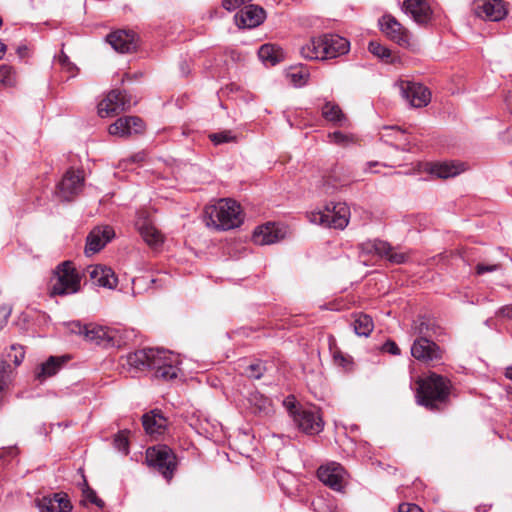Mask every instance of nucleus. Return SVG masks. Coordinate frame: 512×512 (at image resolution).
<instances>
[{"label": "nucleus", "mask_w": 512, "mask_h": 512, "mask_svg": "<svg viewBox=\"0 0 512 512\" xmlns=\"http://www.w3.org/2000/svg\"><path fill=\"white\" fill-rule=\"evenodd\" d=\"M129 366L137 370H153L156 378L168 381L178 377L179 356L160 348H144L127 357Z\"/></svg>", "instance_id": "f257e3e1"}, {"label": "nucleus", "mask_w": 512, "mask_h": 512, "mask_svg": "<svg viewBox=\"0 0 512 512\" xmlns=\"http://www.w3.org/2000/svg\"><path fill=\"white\" fill-rule=\"evenodd\" d=\"M349 41L337 34H323L312 37L301 47V55L308 60H326L348 53Z\"/></svg>", "instance_id": "f03ea898"}, {"label": "nucleus", "mask_w": 512, "mask_h": 512, "mask_svg": "<svg viewBox=\"0 0 512 512\" xmlns=\"http://www.w3.org/2000/svg\"><path fill=\"white\" fill-rule=\"evenodd\" d=\"M204 221L215 230H230L242 224L240 205L231 199H220L205 207Z\"/></svg>", "instance_id": "7ed1b4c3"}, {"label": "nucleus", "mask_w": 512, "mask_h": 512, "mask_svg": "<svg viewBox=\"0 0 512 512\" xmlns=\"http://www.w3.org/2000/svg\"><path fill=\"white\" fill-rule=\"evenodd\" d=\"M450 394V382L443 376L430 374L418 382L417 403L434 411L443 405Z\"/></svg>", "instance_id": "20e7f679"}, {"label": "nucleus", "mask_w": 512, "mask_h": 512, "mask_svg": "<svg viewBox=\"0 0 512 512\" xmlns=\"http://www.w3.org/2000/svg\"><path fill=\"white\" fill-rule=\"evenodd\" d=\"M80 290V277L70 261L59 264L51 279L50 295L65 296Z\"/></svg>", "instance_id": "39448f33"}, {"label": "nucleus", "mask_w": 512, "mask_h": 512, "mask_svg": "<svg viewBox=\"0 0 512 512\" xmlns=\"http://www.w3.org/2000/svg\"><path fill=\"white\" fill-rule=\"evenodd\" d=\"M350 218V209L346 203L328 204L324 211L313 212L310 221L324 227L344 229Z\"/></svg>", "instance_id": "423d86ee"}, {"label": "nucleus", "mask_w": 512, "mask_h": 512, "mask_svg": "<svg viewBox=\"0 0 512 512\" xmlns=\"http://www.w3.org/2000/svg\"><path fill=\"white\" fill-rule=\"evenodd\" d=\"M290 416L293 419L295 426L302 432L314 435L318 434L323 430L324 422L320 411L316 407H297L292 404L288 407Z\"/></svg>", "instance_id": "0eeeda50"}, {"label": "nucleus", "mask_w": 512, "mask_h": 512, "mask_svg": "<svg viewBox=\"0 0 512 512\" xmlns=\"http://www.w3.org/2000/svg\"><path fill=\"white\" fill-rule=\"evenodd\" d=\"M146 461L149 466L156 468L166 480H171L176 469V458L172 450L166 445L148 448Z\"/></svg>", "instance_id": "6e6552de"}, {"label": "nucleus", "mask_w": 512, "mask_h": 512, "mask_svg": "<svg viewBox=\"0 0 512 512\" xmlns=\"http://www.w3.org/2000/svg\"><path fill=\"white\" fill-rule=\"evenodd\" d=\"M360 257L364 255H375L386 259L392 264H403L408 260V255L403 252L394 251L393 247L386 241L380 239L367 240L358 246Z\"/></svg>", "instance_id": "1a4fd4ad"}, {"label": "nucleus", "mask_w": 512, "mask_h": 512, "mask_svg": "<svg viewBox=\"0 0 512 512\" xmlns=\"http://www.w3.org/2000/svg\"><path fill=\"white\" fill-rule=\"evenodd\" d=\"M84 181L83 170H67L56 186V196L61 201H72L82 192Z\"/></svg>", "instance_id": "9d476101"}, {"label": "nucleus", "mask_w": 512, "mask_h": 512, "mask_svg": "<svg viewBox=\"0 0 512 512\" xmlns=\"http://www.w3.org/2000/svg\"><path fill=\"white\" fill-rule=\"evenodd\" d=\"M134 103L126 91L112 90L98 104V114L100 117L115 116L131 108Z\"/></svg>", "instance_id": "9b49d317"}, {"label": "nucleus", "mask_w": 512, "mask_h": 512, "mask_svg": "<svg viewBox=\"0 0 512 512\" xmlns=\"http://www.w3.org/2000/svg\"><path fill=\"white\" fill-rule=\"evenodd\" d=\"M443 350L432 340L426 337H417L411 346V355L425 364H438L443 359Z\"/></svg>", "instance_id": "f8f14e48"}, {"label": "nucleus", "mask_w": 512, "mask_h": 512, "mask_svg": "<svg viewBox=\"0 0 512 512\" xmlns=\"http://www.w3.org/2000/svg\"><path fill=\"white\" fill-rule=\"evenodd\" d=\"M400 92L402 97L415 108L425 107L431 100L430 91L420 83L401 81Z\"/></svg>", "instance_id": "ddd939ff"}, {"label": "nucleus", "mask_w": 512, "mask_h": 512, "mask_svg": "<svg viewBox=\"0 0 512 512\" xmlns=\"http://www.w3.org/2000/svg\"><path fill=\"white\" fill-rule=\"evenodd\" d=\"M473 10L477 17L486 21L497 22L507 15L506 3L503 0H477Z\"/></svg>", "instance_id": "4468645a"}, {"label": "nucleus", "mask_w": 512, "mask_h": 512, "mask_svg": "<svg viewBox=\"0 0 512 512\" xmlns=\"http://www.w3.org/2000/svg\"><path fill=\"white\" fill-rule=\"evenodd\" d=\"M345 474L344 468L336 462L321 466L317 471L319 480L335 491L343 489Z\"/></svg>", "instance_id": "2eb2a0df"}, {"label": "nucleus", "mask_w": 512, "mask_h": 512, "mask_svg": "<svg viewBox=\"0 0 512 512\" xmlns=\"http://www.w3.org/2000/svg\"><path fill=\"white\" fill-rule=\"evenodd\" d=\"M381 31L392 41L404 46L409 43L408 31L392 15L385 14L379 19Z\"/></svg>", "instance_id": "dca6fc26"}, {"label": "nucleus", "mask_w": 512, "mask_h": 512, "mask_svg": "<svg viewBox=\"0 0 512 512\" xmlns=\"http://www.w3.org/2000/svg\"><path fill=\"white\" fill-rule=\"evenodd\" d=\"M114 237L115 232L111 226L94 228L87 236L85 254L90 256L99 252Z\"/></svg>", "instance_id": "f3484780"}, {"label": "nucleus", "mask_w": 512, "mask_h": 512, "mask_svg": "<svg viewBox=\"0 0 512 512\" xmlns=\"http://www.w3.org/2000/svg\"><path fill=\"white\" fill-rule=\"evenodd\" d=\"M144 130V123L137 116H125L118 118L109 126V134L119 137H128L139 134Z\"/></svg>", "instance_id": "a211bd4d"}, {"label": "nucleus", "mask_w": 512, "mask_h": 512, "mask_svg": "<svg viewBox=\"0 0 512 512\" xmlns=\"http://www.w3.org/2000/svg\"><path fill=\"white\" fill-rule=\"evenodd\" d=\"M73 332L83 334L85 339L95 344H106L113 340L112 330L104 326H82L79 322L71 324Z\"/></svg>", "instance_id": "6ab92c4d"}, {"label": "nucleus", "mask_w": 512, "mask_h": 512, "mask_svg": "<svg viewBox=\"0 0 512 512\" xmlns=\"http://www.w3.org/2000/svg\"><path fill=\"white\" fill-rule=\"evenodd\" d=\"M285 237L284 227L268 222L258 226L253 233V242L257 245H271L279 242Z\"/></svg>", "instance_id": "aec40b11"}, {"label": "nucleus", "mask_w": 512, "mask_h": 512, "mask_svg": "<svg viewBox=\"0 0 512 512\" xmlns=\"http://www.w3.org/2000/svg\"><path fill=\"white\" fill-rule=\"evenodd\" d=\"M266 18L264 9L258 5H245L235 15V22L240 28H254L259 26Z\"/></svg>", "instance_id": "412c9836"}, {"label": "nucleus", "mask_w": 512, "mask_h": 512, "mask_svg": "<svg viewBox=\"0 0 512 512\" xmlns=\"http://www.w3.org/2000/svg\"><path fill=\"white\" fill-rule=\"evenodd\" d=\"M402 10L419 25H426L432 19V10L425 0H405Z\"/></svg>", "instance_id": "4be33fe9"}, {"label": "nucleus", "mask_w": 512, "mask_h": 512, "mask_svg": "<svg viewBox=\"0 0 512 512\" xmlns=\"http://www.w3.org/2000/svg\"><path fill=\"white\" fill-rule=\"evenodd\" d=\"M107 42L119 53H131L136 50L137 41L134 32L118 30L107 35Z\"/></svg>", "instance_id": "5701e85b"}, {"label": "nucleus", "mask_w": 512, "mask_h": 512, "mask_svg": "<svg viewBox=\"0 0 512 512\" xmlns=\"http://www.w3.org/2000/svg\"><path fill=\"white\" fill-rule=\"evenodd\" d=\"M39 512H69L72 505L68 496L63 493H54L36 500Z\"/></svg>", "instance_id": "b1692460"}, {"label": "nucleus", "mask_w": 512, "mask_h": 512, "mask_svg": "<svg viewBox=\"0 0 512 512\" xmlns=\"http://www.w3.org/2000/svg\"><path fill=\"white\" fill-rule=\"evenodd\" d=\"M136 227L149 246L158 247L163 243V235L148 217H139Z\"/></svg>", "instance_id": "393cba45"}, {"label": "nucleus", "mask_w": 512, "mask_h": 512, "mask_svg": "<svg viewBox=\"0 0 512 512\" xmlns=\"http://www.w3.org/2000/svg\"><path fill=\"white\" fill-rule=\"evenodd\" d=\"M88 273L91 280L100 287L114 289L117 286L118 279L110 267L102 265L90 266Z\"/></svg>", "instance_id": "a878e982"}, {"label": "nucleus", "mask_w": 512, "mask_h": 512, "mask_svg": "<svg viewBox=\"0 0 512 512\" xmlns=\"http://www.w3.org/2000/svg\"><path fill=\"white\" fill-rule=\"evenodd\" d=\"M465 170L463 163L458 162H442L431 164L429 172L438 178L447 179L455 177Z\"/></svg>", "instance_id": "bb28decb"}, {"label": "nucleus", "mask_w": 512, "mask_h": 512, "mask_svg": "<svg viewBox=\"0 0 512 512\" xmlns=\"http://www.w3.org/2000/svg\"><path fill=\"white\" fill-rule=\"evenodd\" d=\"M142 424L147 434L160 435L166 428L167 420L161 414L152 411L142 416Z\"/></svg>", "instance_id": "cd10ccee"}, {"label": "nucleus", "mask_w": 512, "mask_h": 512, "mask_svg": "<svg viewBox=\"0 0 512 512\" xmlns=\"http://www.w3.org/2000/svg\"><path fill=\"white\" fill-rule=\"evenodd\" d=\"M64 364V360L60 357L51 356L47 361L40 364L35 371V378L40 382L54 376Z\"/></svg>", "instance_id": "c85d7f7f"}, {"label": "nucleus", "mask_w": 512, "mask_h": 512, "mask_svg": "<svg viewBox=\"0 0 512 512\" xmlns=\"http://www.w3.org/2000/svg\"><path fill=\"white\" fill-rule=\"evenodd\" d=\"M322 116L325 120L333 123L336 126H344L347 119L342 112L340 106L335 102L326 101L321 108Z\"/></svg>", "instance_id": "c756f323"}, {"label": "nucleus", "mask_w": 512, "mask_h": 512, "mask_svg": "<svg viewBox=\"0 0 512 512\" xmlns=\"http://www.w3.org/2000/svg\"><path fill=\"white\" fill-rule=\"evenodd\" d=\"M384 130L389 131L390 133L383 134V137L392 138L390 141L388 139L385 140L387 143L389 142L391 146L402 151L409 150L408 145L410 144V140L408 134L404 130L393 126L385 127Z\"/></svg>", "instance_id": "7c9ffc66"}, {"label": "nucleus", "mask_w": 512, "mask_h": 512, "mask_svg": "<svg viewBox=\"0 0 512 512\" xmlns=\"http://www.w3.org/2000/svg\"><path fill=\"white\" fill-rule=\"evenodd\" d=\"M440 328L435 324V321L429 318L420 317L413 324V330L418 337H426L431 339L437 335Z\"/></svg>", "instance_id": "2f4dec72"}, {"label": "nucleus", "mask_w": 512, "mask_h": 512, "mask_svg": "<svg viewBox=\"0 0 512 512\" xmlns=\"http://www.w3.org/2000/svg\"><path fill=\"white\" fill-rule=\"evenodd\" d=\"M248 402L254 413L268 414L271 410V400L258 391L249 394Z\"/></svg>", "instance_id": "473e14b6"}, {"label": "nucleus", "mask_w": 512, "mask_h": 512, "mask_svg": "<svg viewBox=\"0 0 512 512\" xmlns=\"http://www.w3.org/2000/svg\"><path fill=\"white\" fill-rule=\"evenodd\" d=\"M352 325H353L354 332L358 336H365V337L369 336L374 328L373 320L367 314L355 315Z\"/></svg>", "instance_id": "72a5a7b5"}, {"label": "nucleus", "mask_w": 512, "mask_h": 512, "mask_svg": "<svg viewBox=\"0 0 512 512\" xmlns=\"http://www.w3.org/2000/svg\"><path fill=\"white\" fill-rule=\"evenodd\" d=\"M12 382L11 365L6 361H0V407L4 402L7 390Z\"/></svg>", "instance_id": "f704fd0d"}, {"label": "nucleus", "mask_w": 512, "mask_h": 512, "mask_svg": "<svg viewBox=\"0 0 512 512\" xmlns=\"http://www.w3.org/2000/svg\"><path fill=\"white\" fill-rule=\"evenodd\" d=\"M258 56L262 62L269 63L271 65H275L280 60L278 52L269 44H264L260 47Z\"/></svg>", "instance_id": "c9c22d12"}, {"label": "nucleus", "mask_w": 512, "mask_h": 512, "mask_svg": "<svg viewBox=\"0 0 512 512\" xmlns=\"http://www.w3.org/2000/svg\"><path fill=\"white\" fill-rule=\"evenodd\" d=\"M16 83V75L9 65H0V84L11 87Z\"/></svg>", "instance_id": "e433bc0d"}, {"label": "nucleus", "mask_w": 512, "mask_h": 512, "mask_svg": "<svg viewBox=\"0 0 512 512\" xmlns=\"http://www.w3.org/2000/svg\"><path fill=\"white\" fill-rule=\"evenodd\" d=\"M309 72L306 68L300 67L291 70L288 74L289 78L295 86L301 87L305 85L309 78Z\"/></svg>", "instance_id": "4c0bfd02"}, {"label": "nucleus", "mask_w": 512, "mask_h": 512, "mask_svg": "<svg viewBox=\"0 0 512 512\" xmlns=\"http://www.w3.org/2000/svg\"><path fill=\"white\" fill-rule=\"evenodd\" d=\"M266 371L265 363L261 360L250 363L246 369L245 374L252 379H260Z\"/></svg>", "instance_id": "58836bf2"}, {"label": "nucleus", "mask_w": 512, "mask_h": 512, "mask_svg": "<svg viewBox=\"0 0 512 512\" xmlns=\"http://www.w3.org/2000/svg\"><path fill=\"white\" fill-rule=\"evenodd\" d=\"M209 139L214 145H220L235 141L236 136L233 135L230 130H223L217 133H211L209 135Z\"/></svg>", "instance_id": "ea45409f"}, {"label": "nucleus", "mask_w": 512, "mask_h": 512, "mask_svg": "<svg viewBox=\"0 0 512 512\" xmlns=\"http://www.w3.org/2000/svg\"><path fill=\"white\" fill-rule=\"evenodd\" d=\"M368 50L373 55L381 58V59H388L391 56L390 50L381 45L379 42L371 41L368 45Z\"/></svg>", "instance_id": "a19ab883"}, {"label": "nucleus", "mask_w": 512, "mask_h": 512, "mask_svg": "<svg viewBox=\"0 0 512 512\" xmlns=\"http://www.w3.org/2000/svg\"><path fill=\"white\" fill-rule=\"evenodd\" d=\"M114 445L116 449L124 454L129 452L128 437L125 431L118 433L114 438Z\"/></svg>", "instance_id": "79ce46f5"}, {"label": "nucleus", "mask_w": 512, "mask_h": 512, "mask_svg": "<svg viewBox=\"0 0 512 512\" xmlns=\"http://www.w3.org/2000/svg\"><path fill=\"white\" fill-rule=\"evenodd\" d=\"M328 137L330 138V140L333 143L340 145V146H347L352 142L351 136L344 134L340 131H335L333 133H330L328 135Z\"/></svg>", "instance_id": "37998d69"}, {"label": "nucleus", "mask_w": 512, "mask_h": 512, "mask_svg": "<svg viewBox=\"0 0 512 512\" xmlns=\"http://www.w3.org/2000/svg\"><path fill=\"white\" fill-rule=\"evenodd\" d=\"M338 170L339 168L335 167L327 176H325V184L332 187L333 189L337 188L338 183L342 185V180L339 177Z\"/></svg>", "instance_id": "c03bdc74"}, {"label": "nucleus", "mask_w": 512, "mask_h": 512, "mask_svg": "<svg viewBox=\"0 0 512 512\" xmlns=\"http://www.w3.org/2000/svg\"><path fill=\"white\" fill-rule=\"evenodd\" d=\"M83 496L86 501L95 504L99 508H102L104 506L103 500H101L97 496L96 492L89 487L83 490Z\"/></svg>", "instance_id": "a18cd8bd"}, {"label": "nucleus", "mask_w": 512, "mask_h": 512, "mask_svg": "<svg viewBox=\"0 0 512 512\" xmlns=\"http://www.w3.org/2000/svg\"><path fill=\"white\" fill-rule=\"evenodd\" d=\"M11 350L15 351V355L13 356L12 361L14 362V364L16 366H19L23 362L24 355H25V353L23 351V347L20 345L19 346L12 345Z\"/></svg>", "instance_id": "49530a36"}, {"label": "nucleus", "mask_w": 512, "mask_h": 512, "mask_svg": "<svg viewBox=\"0 0 512 512\" xmlns=\"http://www.w3.org/2000/svg\"><path fill=\"white\" fill-rule=\"evenodd\" d=\"M57 61L63 68L67 69L69 72H72L75 69V65L70 62L69 57L63 51H61L60 55L57 58Z\"/></svg>", "instance_id": "de8ad7c7"}, {"label": "nucleus", "mask_w": 512, "mask_h": 512, "mask_svg": "<svg viewBox=\"0 0 512 512\" xmlns=\"http://www.w3.org/2000/svg\"><path fill=\"white\" fill-rule=\"evenodd\" d=\"M382 351L383 352H387L389 354H392V355H399L400 354V349L399 347L397 346V344L392 341V340H388L386 341L383 345H382Z\"/></svg>", "instance_id": "09e8293b"}, {"label": "nucleus", "mask_w": 512, "mask_h": 512, "mask_svg": "<svg viewBox=\"0 0 512 512\" xmlns=\"http://www.w3.org/2000/svg\"><path fill=\"white\" fill-rule=\"evenodd\" d=\"M499 268V265L497 264H492V265H486V264H477L476 266V273L478 275H482L484 273H488V272H494L496 270H498Z\"/></svg>", "instance_id": "8fccbe9b"}, {"label": "nucleus", "mask_w": 512, "mask_h": 512, "mask_svg": "<svg viewBox=\"0 0 512 512\" xmlns=\"http://www.w3.org/2000/svg\"><path fill=\"white\" fill-rule=\"evenodd\" d=\"M399 512H423L416 504L402 503L398 507Z\"/></svg>", "instance_id": "3c124183"}, {"label": "nucleus", "mask_w": 512, "mask_h": 512, "mask_svg": "<svg viewBox=\"0 0 512 512\" xmlns=\"http://www.w3.org/2000/svg\"><path fill=\"white\" fill-rule=\"evenodd\" d=\"M145 158V153L144 152H139L133 156L130 157V161L131 162H141L143 161Z\"/></svg>", "instance_id": "603ef678"}, {"label": "nucleus", "mask_w": 512, "mask_h": 512, "mask_svg": "<svg viewBox=\"0 0 512 512\" xmlns=\"http://www.w3.org/2000/svg\"><path fill=\"white\" fill-rule=\"evenodd\" d=\"M491 504H482L476 507V512H488L491 509Z\"/></svg>", "instance_id": "864d4df0"}, {"label": "nucleus", "mask_w": 512, "mask_h": 512, "mask_svg": "<svg viewBox=\"0 0 512 512\" xmlns=\"http://www.w3.org/2000/svg\"><path fill=\"white\" fill-rule=\"evenodd\" d=\"M9 315V312L7 311H3V319L0 320V330L5 326L6 322H7V317Z\"/></svg>", "instance_id": "5fc2aeb1"}, {"label": "nucleus", "mask_w": 512, "mask_h": 512, "mask_svg": "<svg viewBox=\"0 0 512 512\" xmlns=\"http://www.w3.org/2000/svg\"><path fill=\"white\" fill-rule=\"evenodd\" d=\"M505 376L512 380V367L506 369Z\"/></svg>", "instance_id": "6e6d98bb"}, {"label": "nucleus", "mask_w": 512, "mask_h": 512, "mask_svg": "<svg viewBox=\"0 0 512 512\" xmlns=\"http://www.w3.org/2000/svg\"><path fill=\"white\" fill-rule=\"evenodd\" d=\"M6 46L0 41V58L4 55Z\"/></svg>", "instance_id": "4d7b16f0"}, {"label": "nucleus", "mask_w": 512, "mask_h": 512, "mask_svg": "<svg viewBox=\"0 0 512 512\" xmlns=\"http://www.w3.org/2000/svg\"><path fill=\"white\" fill-rule=\"evenodd\" d=\"M185 66H186V63H184V62H183V63L181 64V71H182V74H183V75H187V74H188V71L186 70V67H185Z\"/></svg>", "instance_id": "13d9d810"}]
</instances>
